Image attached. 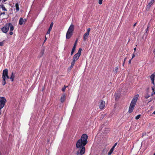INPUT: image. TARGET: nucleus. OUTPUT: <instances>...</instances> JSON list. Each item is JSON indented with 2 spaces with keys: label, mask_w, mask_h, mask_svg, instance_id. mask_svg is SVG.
<instances>
[{
  "label": "nucleus",
  "mask_w": 155,
  "mask_h": 155,
  "mask_svg": "<svg viewBox=\"0 0 155 155\" xmlns=\"http://www.w3.org/2000/svg\"><path fill=\"white\" fill-rule=\"evenodd\" d=\"M88 136L86 134H84L81 136L80 139L78 140L76 144V147L79 150L77 151V155H82L85 152L84 146L87 143Z\"/></svg>",
  "instance_id": "obj_1"
},
{
  "label": "nucleus",
  "mask_w": 155,
  "mask_h": 155,
  "mask_svg": "<svg viewBox=\"0 0 155 155\" xmlns=\"http://www.w3.org/2000/svg\"><path fill=\"white\" fill-rule=\"evenodd\" d=\"M139 95L137 94L135 95L133 98L129 108L128 112L131 113L133 111L136 104Z\"/></svg>",
  "instance_id": "obj_2"
},
{
  "label": "nucleus",
  "mask_w": 155,
  "mask_h": 155,
  "mask_svg": "<svg viewBox=\"0 0 155 155\" xmlns=\"http://www.w3.org/2000/svg\"><path fill=\"white\" fill-rule=\"evenodd\" d=\"M74 29V25L71 24L70 26L66 33V38L67 39H69L73 35Z\"/></svg>",
  "instance_id": "obj_3"
},
{
  "label": "nucleus",
  "mask_w": 155,
  "mask_h": 155,
  "mask_svg": "<svg viewBox=\"0 0 155 155\" xmlns=\"http://www.w3.org/2000/svg\"><path fill=\"white\" fill-rule=\"evenodd\" d=\"M6 102V100L4 97H2L0 100V115L1 113V109L3 107Z\"/></svg>",
  "instance_id": "obj_4"
},
{
  "label": "nucleus",
  "mask_w": 155,
  "mask_h": 155,
  "mask_svg": "<svg viewBox=\"0 0 155 155\" xmlns=\"http://www.w3.org/2000/svg\"><path fill=\"white\" fill-rule=\"evenodd\" d=\"M8 23H5L4 26L1 28L2 32L4 33H6L9 30V26L10 25Z\"/></svg>",
  "instance_id": "obj_5"
},
{
  "label": "nucleus",
  "mask_w": 155,
  "mask_h": 155,
  "mask_svg": "<svg viewBox=\"0 0 155 155\" xmlns=\"http://www.w3.org/2000/svg\"><path fill=\"white\" fill-rule=\"evenodd\" d=\"M81 51L82 49L81 48H80L79 49L78 53L75 54L73 57L74 60L77 61L79 58L81 54Z\"/></svg>",
  "instance_id": "obj_6"
},
{
  "label": "nucleus",
  "mask_w": 155,
  "mask_h": 155,
  "mask_svg": "<svg viewBox=\"0 0 155 155\" xmlns=\"http://www.w3.org/2000/svg\"><path fill=\"white\" fill-rule=\"evenodd\" d=\"M8 24H10V25L9 26V29H10V32L9 34L10 35H12L13 34L12 31L14 29V26L11 23H8Z\"/></svg>",
  "instance_id": "obj_7"
},
{
  "label": "nucleus",
  "mask_w": 155,
  "mask_h": 155,
  "mask_svg": "<svg viewBox=\"0 0 155 155\" xmlns=\"http://www.w3.org/2000/svg\"><path fill=\"white\" fill-rule=\"evenodd\" d=\"M105 105V102L103 100L101 101L100 104L99 105V108L103 110L104 108Z\"/></svg>",
  "instance_id": "obj_8"
},
{
  "label": "nucleus",
  "mask_w": 155,
  "mask_h": 155,
  "mask_svg": "<svg viewBox=\"0 0 155 155\" xmlns=\"http://www.w3.org/2000/svg\"><path fill=\"white\" fill-rule=\"evenodd\" d=\"M77 41H78V39H77L75 43H74V46L73 47V48L72 49V51H71V55H72L74 53V51H75V48H76V45H77Z\"/></svg>",
  "instance_id": "obj_9"
},
{
  "label": "nucleus",
  "mask_w": 155,
  "mask_h": 155,
  "mask_svg": "<svg viewBox=\"0 0 155 155\" xmlns=\"http://www.w3.org/2000/svg\"><path fill=\"white\" fill-rule=\"evenodd\" d=\"M8 71L7 69H5L3 70L2 78H5V76L8 74Z\"/></svg>",
  "instance_id": "obj_10"
},
{
  "label": "nucleus",
  "mask_w": 155,
  "mask_h": 155,
  "mask_svg": "<svg viewBox=\"0 0 155 155\" xmlns=\"http://www.w3.org/2000/svg\"><path fill=\"white\" fill-rule=\"evenodd\" d=\"M154 2V1H153L151 0L150 2H149V3L148 4L147 6V10H149L150 9L151 6L153 4Z\"/></svg>",
  "instance_id": "obj_11"
},
{
  "label": "nucleus",
  "mask_w": 155,
  "mask_h": 155,
  "mask_svg": "<svg viewBox=\"0 0 155 155\" xmlns=\"http://www.w3.org/2000/svg\"><path fill=\"white\" fill-rule=\"evenodd\" d=\"M66 99V96L65 94H63L61 97L60 101L61 103H63Z\"/></svg>",
  "instance_id": "obj_12"
},
{
  "label": "nucleus",
  "mask_w": 155,
  "mask_h": 155,
  "mask_svg": "<svg viewBox=\"0 0 155 155\" xmlns=\"http://www.w3.org/2000/svg\"><path fill=\"white\" fill-rule=\"evenodd\" d=\"M44 50L42 49L41 50V51L39 55L38 56V57L40 58L42 57L44 53Z\"/></svg>",
  "instance_id": "obj_13"
},
{
  "label": "nucleus",
  "mask_w": 155,
  "mask_h": 155,
  "mask_svg": "<svg viewBox=\"0 0 155 155\" xmlns=\"http://www.w3.org/2000/svg\"><path fill=\"white\" fill-rule=\"evenodd\" d=\"M89 35V34L86 33L84 34L83 36V40L84 41H86Z\"/></svg>",
  "instance_id": "obj_14"
},
{
  "label": "nucleus",
  "mask_w": 155,
  "mask_h": 155,
  "mask_svg": "<svg viewBox=\"0 0 155 155\" xmlns=\"http://www.w3.org/2000/svg\"><path fill=\"white\" fill-rule=\"evenodd\" d=\"M114 148H115L113 147H112L110 151L107 154L108 155H110L112 154L114 149Z\"/></svg>",
  "instance_id": "obj_15"
},
{
  "label": "nucleus",
  "mask_w": 155,
  "mask_h": 155,
  "mask_svg": "<svg viewBox=\"0 0 155 155\" xmlns=\"http://www.w3.org/2000/svg\"><path fill=\"white\" fill-rule=\"evenodd\" d=\"M24 19L22 18H20L19 24L20 25H22L23 23Z\"/></svg>",
  "instance_id": "obj_16"
},
{
  "label": "nucleus",
  "mask_w": 155,
  "mask_h": 155,
  "mask_svg": "<svg viewBox=\"0 0 155 155\" xmlns=\"http://www.w3.org/2000/svg\"><path fill=\"white\" fill-rule=\"evenodd\" d=\"M15 77V74H14L13 72H12V75L10 79L12 81H14V78Z\"/></svg>",
  "instance_id": "obj_17"
},
{
  "label": "nucleus",
  "mask_w": 155,
  "mask_h": 155,
  "mask_svg": "<svg viewBox=\"0 0 155 155\" xmlns=\"http://www.w3.org/2000/svg\"><path fill=\"white\" fill-rule=\"evenodd\" d=\"M15 7L16 8V12H18L19 10V8L18 3H17L15 4Z\"/></svg>",
  "instance_id": "obj_18"
},
{
  "label": "nucleus",
  "mask_w": 155,
  "mask_h": 155,
  "mask_svg": "<svg viewBox=\"0 0 155 155\" xmlns=\"http://www.w3.org/2000/svg\"><path fill=\"white\" fill-rule=\"evenodd\" d=\"M2 78V84L3 86L5 85V84H6V80L5 79V78Z\"/></svg>",
  "instance_id": "obj_19"
},
{
  "label": "nucleus",
  "mask_w": 155,
  "mask_h": 155,
  "mask_svg": "<svg viewBox=\"0 0 155 155\" xmlns=\"http://www.w3.org/2000/svg\"><path fill=\"white\" fill-rule=\"evenodd\" d=\"M0 7H1L2 10L4 11H7V9L5 8V6L3 5H0Z\"/></svg>",
  "instance_id": "obj_20"
},
{
  "label": "nucleus",
  "mask_w": 155,
  "mask_h": 155,
  "mask_svg": "<svg viewBox=\"0 0 155 155\" xmlns=\"http://www.w3.org/2000/svg\"><path fill=\"white\" fill-rule=\"evenodd\" d=\"M155 78V75L154 74H152L150 77V79L151 80H154Z\"/></svg>",
  "instance_id": "obj_21"
},
{
  "label": "nucleus",
  "mask_w": 155,
  "mask_h": 155,
  "mask_svg": "<svg viewBox=\"0 0 155 155\" xmlns=\"http://www.w3.org/2000/svg\"><path fill=\"white\" fill-rule=\"evenodd\" d=\"M53 24H54L52 22L51 24L50 25V27H49V29H50V30H51L52 29V27H53Z\"/></svg>",
  "instance_id": "obj_22"
},
{
  "label": "nucleus",
  "mask_w": 155,
  "mask_h": 155,
  "mask_svg": "<svg viewBox=\"0 0 155 155\" xmlns=\"http://www.w3.org/2000/svg\"><path fill=\"white\" fill-rule=\"evenodd\" d=\"M118 70V67H116L115 68V70H114V72L116 73H117Z\"/></svg>",
  "instance_id": "obj_23"
},
{
  "label": "nucleus",
  "mask_w": 155,
  "mask_h": 155,
  "mask_svg": "<svg viewBox=\"0 0 155 155\" xmlns=\"http://www.w3.org/2000/svg\"><path fill=\"white\" fill-rule=\"evenodd\" d=\"M76 61L73 59V61H72V62H71V64L72 65H73L74 66V64L75 62Z\"/></svg>",
  "instance_id": "obj_24"
},
{
  "label": "nucleus",
  "mask_w": 155,
  "mask_h": 155,
  "mask_svg": "<svg viewBox=\"0 0 155 155\" xmlns=\"http://www.w3.org/2000/svg\"><path fill=\"white\" fill-rule=\"evenodd\" d=\"M140 116H141L140 115H137V116L135 117V119H136V120L138 119L140 117Z\"/></svg>",
  "instance_id": "obj_25"
},
{
  "label": "nucleus",
  "mask_w": 155,
  "mask_h": 155,
  "mask_svg": "<svg viewBox=\"0 0 155 155\" xmlns=\"http://www.w3.org/2000/svg\"><path fill=\"white\" fill-rule=\"evenodd\" d=\"M5 40L3 41L2 42H0V46H2L4 45V42L5 41Z\"/></svg>",
  "instance_id": "obj_26"
},
{
  "label": "nucleus",
  "mask_w": 155,
  "mask_h": 155,
  "mask_svg": "<svg viewBox=\"0 0 155 155\" xmlns=\"http://www.w3.org/2000/svg\"><path fill=\"white\" fill-rule=\"evenodd\" d=\"M91 29L90 28H88L87 32L86 33L89 35V32H90Z\"/></svg>",
  "instance_id": "obj_27"
},
{
  "label": "nucleus",
  "mask_w": 155,
  "mask_h": 155,
  "mask_svg": "<svg viewBox=\"0 0 155 155\" xmlns=\"http://www.w3.org/2000/svg\"><path fill=\"white\" fill-rule=\"evenodd\" d=\"M149 27H150V26L149 25H147V28L145 30L146 33H147V31H148V29H149Z\"/></svg>",
  "instance_id": "obj_28"
},
{
  "label": "nucleus",
  "mask_w": 155,
  "mask_h": 155,
  "mask_svg": "<svg viewBox=\"0 0 155 155\" xmlns=\"http://www.w3.org/2000/svg\"><path fill=\"white\" fill-rule=\"evenodd\" d=\"M103 0H98V4L101 5L102 3Z\"/></svg>",
  "instance_id": "obj_29"
},
{
  "label": "nucleus",
  "mask_w": 155,
  "mask_h": 155,
  "mask_svg": "<svg viewBox=\"0 0 155 155\" xmlns=\"http://www.w3.org/2000/svg\"><path fill=\"white\" fill-rule=\"evenodd\" d=\"M66 87H65V86H64V87L62 88V89H61L62 91H65V89H66Z\"/></svg>",
  "instance_id": "obj_30"
},
{
  "label": "nucleus",
  "mask_w": 155,
  "mask_h": 155,
  "mask_svg": "<svg viewBox=\"0 0 155 155\" xmlns=\"http://www.w3.org/2000/svg\"><path fill=\"white\" fill-rule=\"evenodd\" d=\"M150 96L149 94H147V95H146L145 97L146 99H147L149 98L150 97Z\"/></svg>",
  "instance_id": "obj_31"
},
{
  "label": "nucleus",
  "mask_w": 155,
  "mask_h": 155,
  "mask_svg": "<svg viewBox=\"0 0 155 155\" xmlns=\"http://www.w3.org/2000/svg\"><path fill=\"white\" fill-rule=\"evenodd\" d=\"M73 66H74L73 65H72L71 64V65L68 68L71 70V69Z\"/></svg>",
  "instance_id": "obj_32"
},
{
  "label": "nucleus",
  "mask_w": 155,
  "mask_h": 155,
  "mask_svg": "<svg viewBox=\"0 0 155 155\" xmlns=\"http://www.w3.org/2000/svg\"><path fill=\"white\" fill-rule=\"evenodd\" d=\"M51 30H50V29H49L48 30L47 33V34H49L50 33V32H51Z\"/></svg>",
  "instance_id": "obj_33"
},
{
  "label": "nucleus",
  "mask_w": 155,
  "mask_h": 155,
  "mask_svg": "<svg viewBox=\"0 0 155 155\" xmlns=\"http://www.w3.org/2000/svg\"><path fill=\"white\" fill-rule=\"evenodd\" d=\"M10 78L9 76H8V74H7L6 76H5V79H7Z\"/></svg>",
  "instance_id": "obj_34"
},
{
  "label": "nucleus",
  "mask_w": 155,
  "mask_h": 155,
  "mask_svg": "<svg viewBox=\"0 0 155 155\" xmlns=\"http://www.w3.org/2000/svg\"><path fill=\"white\" fill-rule=\"evenodd\" d=\"M0 15H5V12H3L2 13L1 12Z\"/></svg>",
  "instance_id": "obj_35"
},
{
  "label": "nucleus",
  "mask_w": 155,
  "mask_h": 155,
  "mask_svg": "<svg viewBox=\"0 0 155 155\" xmlns=\"http://www.w3.org/2000/svg\"><path fill=\"white\" fill-rule=\"evenodd\" d=\"M117 143H115L113 147H114L115 148V146L117 145Z\"/></svg>",
  "instance_id": "obj_36"
},
{
  "label": "nucleus",
  "mask_w": 155,
  "mask_h": 155,
  "mask_svg": "<svg viewBox=\"0 0 155 155\" xmlns=\"http://www.w3.org/2000/svg\"><path fill=\"white\" fill-rule=\"evenodd\" d=\"M135 57V55L134 54H133L132 55V57L131 59H132Z\"/></svg>",
  "instance_id": "obj_37"
},
{
  "label": "nucleus",
  "mask_w": 155,
  "mask_h": 155,
  "mask_svg": "<svg viewBox=\"0 0 155 155\" xmlns=\"http://www.w3.org/2000/svg\"><path fill=\"white\" fill-rule=\"evenodd\" d=\"M132 59H130L129 60V62H128V63H129V64H130L131 63V60Z\"/></svg>",
  "instance_id": "obj_38"
},
{
  "label": "nucleus",
  "mask_w": 155,
  "mask_h": 155,
  "mask_svg": "<svg viewBox=\"0 0 155 155\" xmlns=\"http://www.w3.org/2000/svg\"><path fill=\"white\" fill-rule=\"evenodd\" d=\"M152 83L153 84H154V80H151Z\"/></svg>",
  "instance_id": "obj_39"
},
{
  "label": "nucleus",
  "mask_w": 155,
  "mask_h": 155,
  "mask_svg": "<svg viewBox=\"0 0 155 155\" xmlns=\"http://www.w3.org/2000/svg\"><path fill=\"white\" fill-rule=\"evenodd\" d=\"M46 40H47V38H46V37L45 36V39L44 40V42H45V41H46Z\"/></svg>",
  "instance_id": "obj_40"
},
{
  "label": "nucleus",
  "mask_w": 155,
  "mask_h": 155,
  "mask_svg": "<svg viewBox=\"0 0 155 155\" xmlns=\"http://www.w3.org/2000/svg\"><path fill=\"white\" fill-rule=\"evenodd\" d=\"M154 90H155V88H154V87H153V88H152V90H153V92H154Z\"/></svg>",
  "instance_id": "obj_41"
},
{
  "label": "nucleus",
  "mask_w": 155,
  "mask_h": 155,
  "mask_svg": "<svg viewBox=\"0 0 155 155\" xmlns=\"http://www.w3.org/2000/svg\"><path fill=\"white\" fill-rule=\"evenodd\" d=\"M127 60V58H125L124 59V62H125V61L126 60Z\"/></svg>",
  "instance_id": "obj_42"
},
{
  "label": "nucleus",
  "mask_w": 155,
  "mask_h": 155,
  "mask_svg": "<svg viewBox=\"0 0 155 155\" xmlns=\"http://www.w3.org/2000/svg\"><path fill=\"white\" fill-rule=\"evenodd\" d=\"M136 24H137V23H135L134 25H133L134 27L136 25Z\"/></svg>",
  "instance_id": "obj_43"
},
{
  "label": "nucleus",
  "mask_w": 155,
  "mask_h": 155,
  "mask_svg": "<svg viewBox=\"0 0 155 155\" xmlns=\"http://www.w3.org/2000/svg\"><path fill=\"white\" fill-rule=\"evenodd\" d=\"M136 48H134V52H135L136 50Z\"/></svg>",
  "instance_id": "obj_44"
},
{
  "label": "nucleus",
  "mask_w": 155,
  "mask_h": 155,
  "mask_svg": "<svg viewBox=\"0 0 155 155\" xmlns=\"http://www.w3.org/2000/svg\"><path fill=\"white\" fill-rule=\"evenodd\" d=\"M124 63H125V62H124H124H123V66H124Z\"/></svg>",
  "instance_id": "obj_45"
},
{
  "label": "nucleus",
  "mask_w": 155,
  "mask_h": 155,
  "mask_svg": "<svg viewBox=\"0 0 155 155\" xmlns=\"http://www.w3.org/2000/svg\"><path fill=\"white\" fill-rule=\"evenodd\" d=\"M153 114H155V110L153 112Z\"/></svg>",
  "instance_id": "obj_46"
},
{
  "label": "nucleus",
  "mask_w": 155,
  "mask_h": 155,
  "mask_svg": "<svg viewBox=\"0 0 155 155\" xmlns=\"http://www.w3.org/2000/svg\"><path fill=\"white\" fill-rule=\"evenodd\" d=\"M2 0L4 2H5L6 1H7V0Z\"/></svg>",
  "instance_id": "obj_47"
},
{
  "label": "nucleus",
  "mask_w": 155,
  "mask_h": 155,
  "mask_svg": "<svg viewBox=\"0 0 155 155\" xmlns=\"http://www.w3.org/2000/svg\"><path fill=\"white\" fill-rule=\"evenodd\" d=\"M153 94H153V93H152V94H151V96H153Z\"/></svg>",
  "instance_id": "obj_48"
},
{
  "label": "nucleus",
  "mask_w": 155,
  "mask_h": 155,
  "mask_svg": "<svg viewBox=\"0 0 155 155\" xmlns=\"http://www.w3.org/2000/svg\"><path fill=\"white\" fill-rule=\"evenodd\" d=\"M151 101H152V100H150V101H149V102H150Z\"/></svg>",
  "instance_id": "obj_49"
},
{
  "label": "nucleus",
  "mask_w": 155,
  "mask_h": 155,
  "mask_svg": "<svg viewBox=\"0 0 155 155\" xmlns=\"http://www.w3.org/2000/svg\"><path fill=\"white\" fill-rule=\"evenodd\" d=\"M25 22L26 21V20L25 19Z\"/></svg>",
  "instance_id": "obj_50"
},
{
  "label": "nucleus",
  "mask_w": 155,
  "mask_h": 155,
  "mask_svg": "<svg viewBox=\"0 0 155 155\" xmlns=\"http://www.w3.org/2000/svg\"><path fill=\"white\" fill-rule=\"evenodd\" d=\"M153 94H155V91L153 92Z\"/></svg>",
  "instance_id": "obj_51"
},
{
  "label": "nucleus",
  "mask_w": 155,
  "mask_h": 155,
  "mask_svg": "<svg viewBox=\"0 0 155 155\" xmlns=\"http://www.w3.org/2000/svg\"><path fill=\"white\" fill-rule=\"evenodd\" d=\"M152 1H154V0H152Z\"/></svg>",
  "instance_id": "obj_52"
},
{
  "label": "nucleus",
  "mask_w": 155,
  "mask_h": 155,
  "mask_svg": "<svg viewBox=\"0 0 155 155\" xmlns=\"http://www.w3.org/2000/svg\"><path fill=\"white\" fill-rule=\"evenodd\" d=\"M153 155H155V153Z\"/></svg>",
  "instance_id": "obj_53"
},
{
  "label": "nucleus",
  "mask_w": 155,
  "mask_h": 155,
  "mask_svg": "<svg viewBox=\"0 0 155 155\" xmlns=\"http://www.w3.org/2000/svg\"><path fill=\"white\" fill-rule=\"evenodd\" d=\"M1 1V0H0V1Z\"/></svg>",
  "instance_id": "obj_54"
}]
</instances>
